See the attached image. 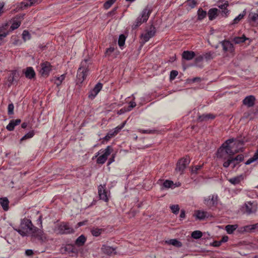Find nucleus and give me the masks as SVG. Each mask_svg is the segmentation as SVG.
I'll list each match as a JSON object with an SVG mask.
<instances>
[{
	"label": "nucleus",
	"instance_id": "f257e3e1",
	"mask_svg": "<svg viewBox=\"0 0 258 258\" xmlns=\"http://www.w3.org/2000/svg\"><path fill=\"white\" fill-rule=\"evenodd\" d=\"M20 229H15L21 236H26L28 234L42 242L46 239L43 231L34 226L31 221L27 218H24L21 220L20 224Z\"/></svg>",
	"mask_w": 258,
	"mask_h": 258
},
{
	"label": "nucleus",
	"instance_id": "f03ea898",
	"mask_svg": "<svg viewBox=\"0 0 258 258\" xmlns=\"http://www.w3.org/2000/svg\"><path fill=\"white\" fill-rule=\"evenodd\" d=\"M151 12V6L147 5L142 12L141 15L137 18L136 20L132 25V29H136L143 23L146 22L148 20Z\"/></svg>",
	"mask_w": 258,
	"mask_h": 258
},
{
	"label": "nucleus",
	"instance_id": "7ed1b4c3",
	"mask_svg": "<svg viewBox=\"0 0 258 258\" xmlns=\"http://www.w3.org/2000/svg\"><path fill=\"white\" fill-rule=\"evenodd\" d=\"M90 63L89 59H85L81 62L80 67L78 70L77 76L78 80L80 83H82L86 79L88 75V68Z\"/></svg>",
	"mask_w": 258,
	"mask_h": 258
},
{
	"label": "nucleus",
	"instance_id": "20e7f679",
	"mask_svg": "<svg viewBox=\"0 0 258 258\" xmlns=\"http://www.w3.org/2000/svg\"><path fill=\"white\" fill-rule=\"evenodd\" d=\"M54 231L57 234H68L75 232V230L73 227H71L68 223L66 222H62L59 224H57L54 229Z\"/></svg>",
	"mask_w": 258,
	"mask_h": 258
},
{
	"label": "nucleus",
	"instance_id": "39448f33",
	"mask_svg": "<svg viewBox=\"0 0 258 258\" xmlns=\"http://www.w3.org/2000/svg\"><path fill=\"white\" fill-rule=\"evenodd\" d=\"M190 163L189 157L186 156L184 158H181L179 159L177 164L175 170L177 172H179L180 174H182L186 166Z\"/></svg>",
	"mask_w": 258,
	"mask_h": 258
},
{
	"label": "nucleus",
	"instance_id": "423d86ee",
	"mask_svg": "<svg viewBox=\"0 0 258 258\" xmlns=\"http://www.w3.org/2000/svg\"><path fill=\"white\" fill-rule=\"evenodd\" d=\"M41 69L40 73L42 76L44 77H47L52 70V66L50 63L48 61H45L40 64Z\"/></svg>",
	"mask_w": 258,
	"mask_h": 258
},
{
	"label": "nucleus",
	"instance_id": "0eeeda50",
	"mask_svg": "<svg viewBox=\"0 0 258 258\" xmlns=\"http://www.w3.org/2000/svg\"><path fill=\"white\" fill-rule=\"evenodd\" d=\"M156 33L155 27L153 25H151L149 29L147 31L145 34H142L141 36L143 39V43H145L147 42L150 38L153 37Z\"/></svg>",
	"mask_w": 258,
	"mask_h": 258
},
{
	"label": "nucleus",
	"instance_id": "6e6552de",
	"mask_svg": "<svg viewBox=\"0 0 258 258\" xmlns=\"http://www.w3.org/2000/svg\"><path fill=\"white\" fill-rule=\"evenodd\" d=\"M112 150V149L110 146H107L103 154L97 158V163L100 164H104L107 159L108 156L111 154Z\"/></svg>",
	"mask_w": 258,
	"mask_h": 258
},
{
	"label": "nucleus",
	"instance_id": "1a4fd4ad",
	"mask_svg": "<svg viewBox=\"0 0 258 258\" xmlns=\"http://www.w3.org/2000/svg\"><path fill=\"white\" fill-rule=\"evenodd\" d=\"M18 78V72L16 70L10 72L8 77V86L11 87L12 85L17 83V79Z\"/></svg>",
	"mask_w": 258,
	"mask_h": 258
},
{
	"label": "nucleus",
	"instance_id": "9d476101",
	"mask_svg": "<svg viewBox=\"0 0 258 258\" xmlns=\"http://www.w3.org/2000/svg\"><path fill=\"white\" fill-rule=\"evenodd\" d=\"M229 6V3L228 1L224 0H220L218 2V7L222 10L221 11V15L222 16L227 17L228 13L229 11L227 10V8Z\"/></svg>",
	"mask_w": 258,
	"mask_h": 258
},
{
	"label": "nucleus",
	"instance_id": "9b49d317",
	"mask_svg": "<svg viewBox=\"0 0 258 258\" xmlns=\"http://www.w3.org/2000/svg\"><path fill=\"white\" fill-rule=\"evenodd\" d=\"M234 141V139L233 138L229 139L225 141V143H223L224 146L225 147L226 152H227V154L229 157H232L233 155L238 152V151L236 150L233 151L232 150L231 147L230 146L229 144L233 143Z\"/></svg>",
	"mask_w": 258,
	"mask_h": 258
},
{
	"label": "nucleus",
	"instance_id": "f8f14e48",
	"mask_svg": "<svg viewBox=\"0 0 258 258\" xmlns=\"http://www.w3.org/2000/svg\"><path fill=\"white\" fill-rule=\"evenodd\" d=\"M221 43L223 47V50L224 52L233 53L234 51V46L229 41L224 40L222 41Z\"/></svg>",
	"mask_w": 258,
	"mask_h": 258
},
{
	"label": "nucleus",
	"instance_id": "ddd939ff",
	"mask_svg": "<svg viewBox=\"0 0 258 258\" xmlns=\"http://www.w3.org/2000/svg\"><path fill=\"white\" fill-rule=\"evenodd\" d=\"M225 151V147L224 146L223 144L222 146L218 149L217 152V157L218 158L223 159L225 161H226L229 158L228 155Z\"/></svg>",
	"mask_w": 258,
	"mask_h": 258
},
{
	"label": "nucleus",
	"instance_id": "4468645a",
	"mask_svg": "<svg viewBox=\"0 0 258 258\" xmlns=\"http://www.w3.org/2000/svg\"><path fill=\"white\" fill-rule=\"evenodd\" d=\"M42 0H24L19 5V9H24L28 7L38 4Z\"/></svg>",
	"mask_w": 258,
	"mask_h": 258
},
{
	"label": "nucleus",
	"instance_id": "2eb2a0df",
	"mask_svg": "<svg viewBox=\"0 0 258 258\" xmlns=\"http://www.w3.org/2000/svg\"><path fill=\"white\" fill-rule=\"evenodd\" d=\"M102 87V84L101 83H97L94 88L91 90L88 95V97L91 99H93L99 92Z\"/></svg>",
	"mask_w": 258,
	"mask_h": 258
},
{
	"label": "nucleus",
	"instance_id": "dca6fc26",
	"mask_svg": "<svg viewBox=\"0 0 258 258\" xmlns=\"http://www.w3.org/2000/svg\"><path fill=\"white\" fill-rule=\"evenodd\" d=\"M101 249L104 254L108 255H111L113 254H115L116 253V248H114L113 247L105 244H103L102 246Z\"/></svg>",
	"mask_w": 258,
	"mask_h": 258
},
{
	"label": "nucleus",
	"instance_id": "f3484780",
	"mask_svg": "<svg viewBox=\"0 0 258 258\" xmlns=\"http://www.w3.org/2000/svg\"><path fill=\"white\" fill-rule=\"evenodd\" d=\"M221 11L217 8L210 9L208 12V16L210 21H212L221 13Z\"/></svg>",
	"mask_w": 258,
	"mask_h": 258
},
{
	"label": "nucleus",
	"instance_id": "a211bd4d",
	"mask_svg": "<svg viewBox=\"0 0 258 258\" xmlns=\"http://www.w3.org/2000/svg\"><path fill=\"white\" fill-rule=\"evenodd\" d=\"M105 185L102 186V185H100L98 186V195L100 198V199L104 201L105 202H107L108 200L107 192L104 188Z\"/></svg>",
	"mask_w": 258,
	"mask_h": 258
},
{
	"label": "nucleus",
	"instance_id": "6ab92c4d",
	"mask_svg": "<svg viewBox=\"0 0 258 258\" xmlns=\"http://www.w3.org/2000/svg\"><path fill=\"white\" fill-rule=\"evenodd\" d=\"M255 97L252 95L246 97L243 100V104L247 105L248 107H252L254 104Z\"/></svg>",
	"mask_w": 258,
	"mask_h": 258
},
{
	"label": "nucleus",
	"instance_id": "aec40b11",
	"mask_svg": "<svg viewBox=\"0 0 258 258\" xmlns=\"http://www.w3.org/2000/svg\"><path fill=\"white\" fill-rule=\"evenodd\" d=\"M248 21L258 24V10L255 12H250L248 17Z\"/></svg>",
	"mask_w": 258,
	"mask_h": 258
},
{
	"label": "nucleus",
	"instance_id": "412c9836",
	"mask_svg": "<svg viewBox=\"0 0 258 258\" xmlns=\"http://www.w3.org/2000/svg\"><path fill=\"white\" fill-rule=\"evenodd\" d=\"M195 56V52L192 51H184L182 54V57L187 60H191Z\"/></svg>",
	"mask_w": 258,
	"mask_h": 258
},
{
	"label": "nucleus",
	"instance_id": "4be33fe9",
	"mask_svg": "<svg viewBox=\"0 0 258 258\" xmlns=\"http://www.w3.org/2000/svg\"><path fill=\"white\" fill-rule=\"evenodd\" d=\"M234 157H229L228 159L224 162L223 164V166L225 168H227L229 166L230 164L233 165L232 168H234L236 166V165L238 164V162H236V161H233Z\"/></svg>",
	"mask_w": 258,
	"mask_h": 258
},
{
	"label": "nucleus",
	"instance_id": "5701e85b",
	"mask_svg": "<svg viewBox=\"0 0 258 258\" xmlns=\"http://www.w3.org/2000/svg\"><path fill=\"white\" fill-rule=\"evenodd\" d=\"M24 73L25 77L29 79H31L35 76V73L32 67L27 68Z\"/></svg>",
	"mask_w": 258,
	"mask_h": 258
},
{
	"label": "nucleus",
	"instance_id": "b1692460",
	"mask_svg": "<svg viewBox=\"0 0 258 258\" xmlns=\"http://www.w3.org/2000/svg\"><path fill=\"white\" fill-rule=\"evenodd\" d=\"M215 118V116L212 114H203L201 115H199L198 118V121L200 122L207 121L209 119H213Z\"/></svg>",
	"mask_w": 258,
	"mask_h": 258
},
{
	"label": "nucleus",
	"instance_id": "393cba45",
	"mask_svg": "<svg viewBox=\"0 0 258 258\" xmlns=\"http://www.w3.org/2000/svg\"><path fill=\"white\" fill-rule=\"evenodd\" d=\"M217 197L210 196L208 199L205 200V204L209 206H213L217 204Z\"/></svg>",
	"mask_w": 258,
	"mask_h": 258
},
{
	"label": "nucleus",
	"instance_id": "a878e982",
	"mask_svg": "<svg viewBox=\"0 0 258 258\" xmlns=\"http://www.w3.org/2000/svg\"><path fill=\"white\" fill-rule=\"evenodd\" d=\"M0 203L4 211H6L8 210L9 201L7 198H1L0 199Z\"/></svg>",
	"mask_w": 258,
	"mask_h": 258
},
{
	"label": "nucleus",
	"instance_id": "bb28decb",
	"mask_svg": "<svg viewBox=\"0 0 258 258\" xmlns=\"http://www.w3.org/2000/svg\"><path fill=\"white\" fill-rule=\"evenodd\" d=\"M243 209H245V212L248 215L255 212V210H252V204L250 202L245 203Z\"/></svg>",
	"mask_w": 258,
	"mask_h": 258
},
{
	"label": "nucleus",
	"instance_id": "cd10ccee",
	"mask_svg": "<svg viewBox=\"0 0 258 258\" xmlns=\"http://www.w3.org/2000/svg\"><path fill=\"white\" fill-rule=\"evenodd\" d=\"M195 216L199 220H203L208 217L209 215L207 212L198 210L196 212Z\"/></svg>",
	"mask_w": 258,
	"mask_h": 258
},
{
	"label": "nucleus",
	"instance_id": "c85d7f7f",
	"mask_svg": "<svg viewBox=\"0 0 258 258\" xmlns=\"http://www.w3.org/2000/svg\"><path fill=\"white\" fill-rule=\"evenodd\" d=\"M243 179V176L240 175L231 178L228 180L232 184L236 185L239 184L240 181Z\"/></svg>",
	"mask_w": 258,
	"mask_h": 258
},
{
	"label": "nucleus",
	"instance_id": "c756f323",
	"mask_svg": "<svg viewBox=\"0 0 258 258\" xmlns=\"http://www.w3.org/2000/svg\"><path fill=\"white\" fill-rule=\"evenodd\" d=\"M166 243L175 246L177 247H180L182 246L181 242L176 239H171L169 240H167L166 241Z\"/></svg>",
	"mask_w": 258,
	"mask_h": 258
},
{
	"label": "nucleus",
	"instance_id": "7c9ffc66",
	"mask_svg": "<svg viewBox=\"0 0 258 258\" xmlns=\"http://www.w3.org/2000/svg\"><path fill=\"white\" fill-rule=\"evenodd\" d=\"M86 241L85 236L83 235H81L77 238L75 241V243L77 245L80 246L84 245Z\"/></svg>",
	"mask_w": 258,
	"mask_h": 258
},
{
	"label": "nucleus",
	"instance_id": "2f4dec72",
	"mask_svg": "<svg viewBox=\"0 0 258 258\" xmlns=\"http://www.w3.org/2000/svg\"><path fill=\"white\" fill-rule=\"evenodd\" d=\"M65 77L66 76L64 74H63L58 77H54L52 79V81H54V83L57 86H58L61 85L62 81L64 80Z\"/></svg>",
	"mask_w": 258,
	"mask_h": 258
},
{
	"label": "nucleus",
	"instance_id": "473e14b6",
	"mask_svg": "<svg viewBox=\"0 0 258 258\" xmlns=\"http://www.w3.org/2000/svg\"><path fill=\"white\" fill-rule=\"evenodd\" d=\"M207 15H208V13L206 11L203 10L202 8H200L198 11V19L202 20L206 17Z\"/></svg>",
	"mask_w": 258,
	"mask_h": 258
},
{
	"label": "nucleus",
	"instance_id": "72a5a7b5",
	"mask_svg": "<svg viewBox=\"0 0 258 258\" xmlns=\"http://www.w3.org/2000/svg\"><path fill=\"white\" fill-rule=\"evenodd\" d=\"M238 227L237 225H227L225 227V229L228 234H232L235 230Z\"/></svg>",
	"mask_w": 258,
	"mask_h": 258
},
{
	"label": "nucleus",
	"instance_id": "f704fd0d",
	"mask_svg": "<svg viewBox=\"0 0 258 258\" xmlns=\"http://www.w3.org/2000/svg\"><path fill=\"white\" fill-rule=\"evenodd\" d=\"M248 39L247 38H246L245 35H243L241 37H235L233 38V41L235 44H239L240 43L244 42L246 40Z\"/></svg>",
	"mask_w": 258,
	"mask_h": 258
},
{
	"label": "nucleus",
	"instance_id": "c9c22d12",
	"mask_svg": "<svg viewBox=\"0 0 258 258\" xmlns=\"http://www.w3.org/2000/svg\"><path fill=\"white\" fill-rule=\"evenodd\" d=\"M246 13V10H244L243 11L242 13L239 14L233 20L232 24H235L238 23L241 20H242L243 18V17L245 16Z\"/></svg>",
	"mask_w": 258,
	"mask_h": 258
},
{
	"label": "nucleus",
	"instance_id": "e433bc0d",
	"mask_svg": "<svg viewBox=\"0 0 258 258\" xmlns=\"http://www.w3.org/2000/svg\"><path fill=\"white\" fill-rule=\"evenodd\" d=\"M104 229H102V228H93L91 230V233L94 236H99L102 233L103 231H104Z\"/></svg>",
	"mask_w": 258,
	"mask_h": 258
},
{
	"label": "nucleus",
	"instance_id": "4c0bfd02",
	"mask_svg": "<svg viewBox=\"0 0 258 258\" xmlns=\"http://www.w3.org/2000/svg\"><path fill=\"white\" fill-rule=\"evenodd\" d=\"M244 231L247 232H254L256 230L255 224L252 225H248L243 227Z\"/></svg>",
	"mask_w": 258,
	"mask_h": 258
},
{
	"label": "nucleus",
	"instance_id": "58836bf2",
	"mask_svg": "<svg viewBox=\"0 0 258 258\" xmlns=\"http://www.w3.org/2000/svg\"><path fill=\"white\" fill-rule=\"evenodd\" d=\"M34 135V132L33 131H30L27 134H26L24 136H23L20 140V142L26 140L28 139H30L32 138Z\"/></svg>",
	"mask_w": 258,
	"mask_h": 258
},
{
	"label": "nucleus",
	"instance_id": "ea45409f",
	"mask_svg": "<svg viewBox=\"0 0 258 258\" xmlns=\"http://www.w3.org/2000/svg\"><path fill=\"white\" fill-rule=\"evenodd\" d=\"M21 25L20 21H14L12 25L11 26L9 31L10 32L13 31V30L17 29Z\"/></svg>",
	"mask_w": 258,
	"mask_h": 258
},
{
	"label": "nucleus",
	"instance_id": "a19ab883",
	"mask_svg": "<svg viewBox=\"0 0 258 258\" xmlns=\"http://www.w3.org/2000/svg\"><path fill=\"white\" fill-rule=\"evenodd\" d=\"M203 235L202 232L199 230H196L192 232L191 237L194 239H199Z\"/></svg>",
	"mask_w": 258,
	"mask_h": 258
},
{
	"label": "nucleus",
	"instance_id": "79ce46f5",
	"mask_svg": "<svg viewBox=\"0 0 258 258\" xmlns=\"http://www.w3.org/2000/svg\"><path fill=\"white\" fill-rule=\"evenodd\" d=\"M64 251L68 252V253H75L76 249L72 245H67L64 247Z\"/></svg>",
	"mask_w": 258,
	"mask_h": 258
},
{
	"label": "nucleus",
	"instance_id": "37998d69",
	"mask_svg": "<svg viewBox=\"0 0 258 258\" xmlns=\"http://www.w3.org/2000/svg\"><path fill=\"white\" fill-rule=\"evenodd\" d=\"M125 41V37L123 34H121L119 36L118 44L120 47L123 46Z\"/></svg>",
	"mask_w": 258,
	"mask_h": 258
},
{
	"label": "nucleus",
	"instance_id": "c03bdc74",
	"mask_svg": "<svg viewBox=\"0 0 258 258\" xmlns=\"http://www.w3.org/2000/svg\"><path fill=\"white\" fill-rule=\"evenodd\" d=\"M116 0H108L106 1L103 5L105 9H108L115 2Z\"/></svg>",
	"mask_w": 258,
	"mask_h": 258
},
{
	"label": "nucleus",
	"instance_id": "a18cd8bd",
	"mask_svg": "<svg viewBox=\"0 0 258 258\" xmlns=\"http://www.w3.org/2000/svg\"><path fill=\"white\" fill-rule=\"evenodd\" d=\"M22 37L24 41L29 40L31 38L30 34L27 30H24L22 33Z\"/></svg>",
	"mask_w": 258,
	"mask_h": 258
},
{
	"label": "nucleus",
	"instance_id": "49530a36",
	"mask_svg": "<svg viewBox=\"0 0 258 258\" xmlns=\"http://www.w3.org/2000/svg\"><path fill=\"white\" fill-rule=\"evenodd\" d=\"M214 53L208 52L203 55L204 58L207 60H211L214 58Z\"/></svg>",
	"mask_w": 258,
	"mask_h": 258
},
{
	"label": "nucleus",
	"instance_id": "de8ad7c7",
	"mask_svg": "<svg viewBox=\"0 0 258 258\" xmlns=\"http://www.w3.org/2000/svg\"><path fill=\"white\" fill-rule=\"evenodd\" d=\"M126 122V121H124L120 125L116 127L113 130V133L117 135L118 133L124 126Z\"/></svg>",
	"mask_w": 258,
	"mask_h": 258
},
{
	"label": "nucleus",
	"instance_id": "09e8293b",
	"mask_svg": "<svg viewBox=\"0 0 258 258\" xmlns=\"http://www.w3.org/2000/svg\"><path fill=\"white\" fill-rule=\"evenodd\" d=\"M172 212L174 214H177L178 213L179 211V207L178 205H173L170 207Z\"/></svg>",
	"mask_w": 258,
	"mask_h": 258
},
{
	"label": "nucleus",
	"instance_id": "8fccbe9b",
	"mask_svg": "<svg viewBox=\"0 0 258 258\" xmlns=\"http://www.w3.org/2000/svg\"><path fill=\"white\" fill-rule=\"evenodd\" d=\"M9 27L8 24H6L4 25H3L2 27H0V34L3 33H8V34L10 33V31L7 30V28Z\"/></svg>",
	"mask_w": 258,
	"mask_h": 258
},
{
	"label": "nucleus",
	"instance_id": "3c124183",
	"mask_svg": "<svg viewBox=\"0 0 258 258\" xmlns=\"http://www.w3.org/2000/svg\"><path fill=\"white\" fill-rule=\"evenodd\" d=\"M163 185L164 187L170 188L173 185V182L171 180H166L163 182Z\"/></svg>",
	"mask_w": 258,
	"mask_h": 258
},
{
	"label": "nucleus",
	"instance_id": "603ef678",
	"mask_svg": "<svg viewBox=\"0 0 258 258\" xmlns=\"http://www.w3.org/2000/svg\"><path fill=\"white\" fill-rule=\"evenodd\" d=\"M186 3L188 6L190 7L191 8H195L196 5L197 4V3L196 0H187L186 1Z\"/></svg>",
	"mask_w": 258,
	"mask_h": 258
},
{
	"label": "nucleus",
	"instance_id": "864d4df0",
	"mask_svg": "<svg viewBox=\"0 0 258 258\" xmlns=\"http://www.w3.org/2000/svg\"><path fill=\"white\" fill-rule=\"evenodd\" d=\"M244 157L242 154L238 155L235 157H234L233 161H236L238 163L243 160Z\"/></svg>",
	"mask_w": 258,
	"mask_h": 258
},
{
	"label": "nucleus",
	"instance_id": "5fc2aeb1",
	"mask_svg": "<svg viewBox=\"0 0 258 258\" xmlns=\"http://www.w3.org/2000/svg\"><path fill=\"white\" fill-rule=\"evenodd\" d=\"M178 73L177 71L175 70H172L170 72V79L171 80H174L175 77L178 75Z\"/></svg>",
	"mask_w": 258,
	"mask_h": 258
},
{
	"label": "nucleus",
	"instance_id": "6e6d98bb",
	"mask_svg": "<svg viewBox=\"0 0 258 258\" xmlns=\"http://www.w3.org/2000/svg\"><path fill=\"white\" fill-rule=\"evenodd\" d=\"M115 45L112 46H110L109 48L106 49L105 51V54L106 55H110V54L115 50Z\"/></svg>",
	"mask_w": 258,
	"mask_h": 258
},
{
	"label": "nucleus",
	"instance_id": "4d7b16f0",
	"mask_svg": "<svg viewBox=\"0 0 258 258\" xmlns=\"http://www.w3.org/2000/svg\"><path fill=\"white\" fill-rule=\"evenodd\" d=\"M14 106L13 103L9 104L8 105V114L12 115L14 114Z\"/></svg>",
	"mask_w": 258,
	"mask_h": 258
},
{
	"label": "nucleus",
	"instance_id": "13d9d810",
	"mask_svg": "<svg viewBox=\"0 0 258 258\" xmlns=\"http://www.w3.org/2000/svg\"><path fill=\"white\" fill-rule=\"evenodd\" d=\"M203 167V165H196L194 167L191 169L192 173H197L198 170H200Z\"/></svg>",
	"mask_w": 258,
	"mask_h": 258
},
{
	"label": "nucleus",
	"instance_id": "bf43d9fd",
	"mask_svg": "<svg viewBox=\"0 0 258 258\" xmlns=\"http://www.w3.org/2000/svg\"><path fill=\"white\" fill-rule=\"evenodd\" d=\"M15 125L13 122L11 120L8 125L7 126L6 128L9 131H12L14 130Z\"/></svg>",
	"mask_w": 258,
	"mask_h": 258
},
{
	"label": "nucleus",
	"instance_id": "052dcab7",
	"mask_svg": "<svg viewBox=\"0 0 258 258\" xmlns=\"http://www.w3.org/2000/svg\"><path fill=\"white\" fill-rule=\"evenodd\" d=\"M204 58V57L203 55H200L199 56H198L196 58L195 60H196V62H199L202 61Z\"/></svg>",
	"mask_w": 258,
	"mask_h": 258
},
{
	"label": "nucleus",
	"instance_id": "680f3d73",
	"mask_svg": "<svg viewBox=\"0 0 258 258\" xmlns=\"http://www.w3.org/2000/svg\"><path fill=\"white\" fill-rule=\"evenodd\" d=\"M33 253V251L32 249H27L25 251V254L27 256H32Z\"/></svg>",
	"mask_w": 258,
	"mask_h": 258
},
{
	"label": "nucleus",
	"instance_id": "e2e57ef3",
	"mask_svg": "<svg viewBox=\"0 0 258 258\" xmlns=\"http://www.w3.org/2000/svg\"><path fill=\"white\" fill-rule=\"evenodd\" d=\"M221 244V241H214L212 245L215 247H219Z\"/></svg>",
	"mask_w": 258,
	"mask_h": 258
},
{
	"label": "nucleus",
	"instance_id": "0e129e2a",
	"mask_svg": "<svg viewBox=\"0 0 258 258\" xmlns=\"http://www.w3.org/2000/svg\"><path fill=\"white\" fill-rule=\"evenodd\" d=\"M11 121L13 122V123H14L15 126L20 124L21 121L20 119H17L15 120L13 119V120H11Z\"/></svg>",
	"mask_w": 258,
	"mask_h": 258
},
{
	"label": "nucleus",
	"instance_id": "69168bd1",
	"mask_svg": "<svg viewBox=\"0 0 258 258\" xmlns=\"http://www.w3.org/2000/svg\"><path fill=\"white\" fill-rule=\"evenodd\" d=\"M136 105V103L135 102H130V105L128 106V110H131L132 108L135 107Z\"/></svg>",
	"mask_w": 258,
	"mask_h": 258
},
{
	"label": "nucleus",
	"instance_id": "338daca9",
	"mask_svg": "<svg viewBox=\"0 0 258 258\" xmlns=\"http://www.w3.org/2000/svg\"><path fill=\"white\" fill-rule=\"evenodd\" d=\"M244 141L243 140H237L236 141V144L237 146H242L244 145Z\"/></svg>",
	"mask_w": 258,
	"mask_h": 258
},
{
	"label": "nucleus",
	"instance_id": "774afa93",
	"mask_svg": "<svg viewBox=\"0 0 258 258\" xmlns=\"http://www.w3.org/2000/svg\"><path fill=\"white\" fill-rule=\"evenodd\" d=\"M253 159L255 161L258 159V150L256 151V152L254 154L253 156L252 157Z\"/></svg>",
	"mask_w": 258,
	"mask_h": 258
}]
</instances>
